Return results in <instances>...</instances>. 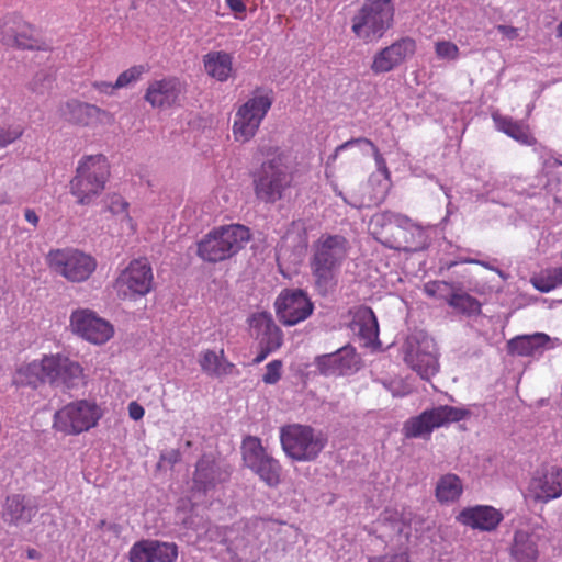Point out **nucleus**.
<instances>
[{"mask_svg":"<svg viewBox=\"0 0 562 562\" xmlns=\"http://www.w3.org/2000/svg\"><path fill=\"white\" fill-rule=\"evenodd\" d=\"M371 224L375 238L389 248L412 252L428 246L426 232L407 216L383 212L374 215Z\"/></svg>","mask_w":562,"mask_h":562,"instance_id":"nucleus-1","label":"nucleus"},{"mask_svg":"<svg viewBox=\"0 0 562 562\" xmlns=\"http://www.w3.org/2000/svg\"><path fill=\"white\" fill-rule=\"evenodd\" d=\"M350 244L341 235L323 234L312 246L310 267L319 292L326 293L346 260Z\"/></svg>","mask_w":562,"mask_h":562,"instance_id":"nucleus-2","label":"nucleus"},{"mask_svg":"<svg viewBox=\"0 0 562 562\" xmlns=\"http://www.w3.org/2000/svg\"><path fill=\"white\" fill-rule=\"evenodd\" d=\"M250 239L249 229L232 224L212 229L198 244V256L207 262H220L236 255Z\"/></svg>","mask_w":562,"mask_h":562,"instance_id":"nucleus-3","label":"nucleus"},{"mask_svg":"<svg viewBox=\"0 0 562 562\" xmlns=\"http://www.w3.org/2000/svg\"><path fill=\"white\" fill-rule=\"evenodd\" d=\"M392 0H367L351 19V31L364 43L378 42L392 27Z\"/></svg>","mask_w":562,"mask_h":562,"instance_id":"nucleus-4","label":"nucleus"},{"mask_svg":"<svg viewBox=\"0 0 562 562\" xmlns=\"http://www.w3.org/2000/svg\"><path fill=\"white\" fill-rule=\"evenodd\" d=\"M109 175V164L104 156L94 155L82 158L70 181V193L77 199V203L91 204L103 192Z\"/></svg>","mask_w":562,"mask_h":562,"instance_id":"nucleus-5","label":"nucleus"},{"mask_svg":"<svg viewBox=\"0 0 562 562\" xmlns=\"http://www.w3.org/2000/svg\"><path fill=\"white\" fill-rule=\"evenodd\" d=\"M293 182V176L281 157H276L262 164L254 180L257 199L265 203L274 204L286 198Z\"/></svg>","mask_w":562,"mask_h":562,"instance_id":"nucleus-6","label":"nucleus"},{"mask_svg":"<svg viewBox=\"0 0 562 562\" xmlns=\"http://www.w3.org/2000/svg\"><path fill=\"white\" fill-rule=\"evenodd\" d=\"M280 440L285 454L300 462L315 460L326 445V438L321 432L299 424L282 427Z\"/></svg>","mask_w":562,"mask_h":562,"instance_id":"nucleus-7","label":"nucleus"},{"mask_svg":"<svg viewBox=\"0 0 562 562\" xmlns=\"http://www.w3.org/2000/svg\"><path fill=\"white\" fill-rule=\"evenodd\" d=\"M49 268L70 282H83L97 268L95 259L78 249L50 250L47 255Z\"/></svg>","mask_w":562,"mask_h":562,"instance_id":"nucleus-8","label":"nucleus"},{"mask_svg":"<svg viewBox=\"0 0 562 562\" xmlns=\"http://www.w3.org/2000/svg\"><path fill=\"white\" fill-rule=\"evenodd\" d=\"M469 416L470 411L465 408L440 405L409 418L403 426V432L406 438H427L434 429L460 422Z\"/></svg>","mask_w":562,"mask_h":562,"instance_id":"nucleus-9","label":"nucleus"},{"mask_svg":"<svg viewBox=\"0 0 562 562\" xmlns=\"http://www.w3.org/2000/svg\"><path fill=\"white\" fill-rule=\"evenodd\" d=\"M153 269L145 258L132 260L114 282L116 294L122 300L134 301L153 290Z\"/></svg>","mask_w":562,"mask_h":562,"instance_id":"nucleus-10","label":"nucleus"},{"mask_svg":"<svg viewBox=\"0 0 562 562\" xmlns=\"http://www.w3.org/2000/svg\"><path fill=\"white\" fill-rule=\"evenodd\" d=\"M101 416L102 412L94 402L80 400L57 411L54 426L66 434H80L94 427Z\"/></svg>","mask_w":562,"mask_h":562,"instance_id":"nucleus-11","label":"nucleus"},{"mask_svg":"<svg viewBox=\"0 0 562 562\" xmlns=\"http://www.w3.org/2000/svg\"><path fill=\"white\" fill-rule=\"evenodd\" d=\"M243 460L259 479L270 487H276L281 481L282 468L277 459L267 452L257 437H247L241 446Z\"/></svg>","mask_w":562,"mask_h":562,"instance_id":"nucleus-12","label":"nucleus"},{"mask_svg":"<svg viewBox=\"0 0 562 562\" xmlns=\"http://www.w3.org/2000/svg\"><path fill=\"white\" fill-rule=\"evenodd\" d=\"M272 99L268 94L250 98L236 112L233 123L235 140L246 143L257 133L263 117L271 108Z\"/></svg>","mask_w":562,"mask_h":562,"instance_id":"nucleus-13","label":"nucleus"},{"mask_svg":"<svg viewBox=\"0 0 562 562\" xmlns=\"http://www.w3.org/2000/svg\"><path fill=\"white\" fill-rule=\"evenodd\" d=\"M405 362L424 380H430L439 371L438 352L432 338L411 337L404 349Z\"/></svg>","mask_w":562,"mask_h":562,"instance_id":"nucleus-14","label":"nucleus"},{"mask_svg":"<svg viewBox=\"0 0 562 562\" xmlns=\"http://www.w3.org/2000/svg\"><path fill=\"white\" fill-rule=\"evenodd\" d=\"M70 329L82 339L102 345L114 334L113 326L88 308H78L70 315Z\"/></svg>","mask_w":562,"mask_h":562,"instance_id":"nucleus-15","label":"nucleus"},{"mask_svg":"<svg viewBox=\"0 0 562 562\" xmlns=\"http://www.w3.org/2000/svg\"><path fill=\"white\" fill-rule=\"evenodd\" d=\"M229 477L231 470L227 464L212 454H203L195 464L192 490L209 495L215 492L220 485L226 483Z\"/></svg>","mask_w":562,"mask_h":562,"instance_id":"nucleus-16","label":"nucleus"},{"mask_svg":"<svg viewBox=\"0 0 562 562\" xmlns=\"http://www.w3.org/2000/svg\"><path fill=\"white\" fill-rule=\"evenodd\" d=\"M46 380L54 387L71 390L83 383L82 367L61 355L46 356Z\"/></svg>","mask_w":562,"mask_h":562,"instance_id":"nucleus-17","label":"nucleus"},{"mask_svg":"<svg viewBox=\"0 0 562 562\" xmlns=\"http://www.w3.org/2000/svg\"><path fill=\"white\" fill-rule=\"evenodd\" d=\"M313 308V303L302 290L283 291L276 301L277 314L280 321L288 326L306 319Z\"/></svg>","mask_w":562,"mask_h":562,"instance_id":"nucleus-18","label":"nucleus"},{"mask_svg":"<svg viewBox=\"0 0 562 562\" xmlns=\"http://www.w3.org/2000/svg\"><path fill=\"white\" fill-rule=\"evenodd\" d=\"M314 366L325 376L348 375L358 371L360 358L353 347L344 346L335 352L317 356Z\"/></svg>","mask_w":562,"mask_h":562,"instance_id":"nucleus-19","label":"nucleus"},{"mask_svg":"<svg viewBox=\"0 0 562 562\" xmlns=\"http://www.w3.org/2000/svg\"><path fill=\"white\" fill-rule=\"evenodd\" d=\"M415 52L416 42L408 36L402 37L373 56L371 70L376 75L389 72L411 58Z\"/></svg>","mask_w":562,"mask_h":562,"instance_id":"nucleus-20","label":"nucleus"},{"mask_svg":"<svg viewBox=\"0 0 562 562\" xmlns=\"http://www.w3.org/2000/svg\"><path fill=\"white\" fill-rule=\"evenodd\" d=\"M528 493L537 502L548 503L562 495V468L549 467L535 472Z\"/></svg>","mask_w":562,"mask_h":562,"instance_id":"nucleus-21","label":"nucleus"},{"mask_svg":"<svg viewBox=\"0 0 562 562\" xmlns=\"http://www.w3.org/2000/svg\"><path fill=\"white\" fill-rule=\"evenodd\" d=\"M0 41L5 45L23 49L37 47L34 30L16 15L0 19Z\"/></svg>","mask_w":562,"mask_h":562,"instance_id":"nucleus-22","label":"nucleus"},{"mask_svg":"<svg viewBox=\"0 0 562 562\" xmlns=\"http://www.w3.org/2000/svg\"><path fill=\"white\" fill-rule=\"evenodd\" d=\"M130 562H173L178 557V547L172 542L140 540L130 550Z\"/></svg>","mask_w":562,"mask_h":562,"instance_id":"nucleus-23","label":"nucleus"},{"mask_svg":"<svg viewBox=\"0 0 562 562\" xmlns=\"http://www.w3.org/2000/svg\"><path fill=\"white\" fill-rule=\"evenodd\" d=\"M61 115L75 124L90 125L94 121L113 123L114 116L97 105L80 102L78 100H69L60 106Z\"/></svg>","mask_w":562,"mask_h":562,"instance_id":"nucleus-24","label":"nucleus"},{"mask_svg":"<svg viewBox=\"0 0 562 562\" xmlns=\"http://www.w3.org/2000/svg\"><path fill=\"white\" fill-rule=\"evenodd\" d=\"M181 93V82L170 77L149 82L144 98L153 108H169L178 101Z\"/></svg>","mask_w":562,"mask_h":562,"instance_id":"nucleus-25","label":"nucleus"},{"mask_svg":"<svg viewBox=\"0 0 562 562\" xmlns=\"http://www.w3.org/2000/svg\"><path fill=\"white\" fill-rule=\"evenodd\" d=\"M503 519V515L492 506L477 505L463 508L457 520L464 526L484 531L494 530Z\"/></svg>","mask_w":562,"mask_h":562,"instance_id":"nucleus-26","label":"nucleus"},{"mask_svg":"<svg viewBox=\"0 0 562 562\" xmlns=\"http://www.w3.org/2000/svg\"><path fill=\"white\" fill-rule=\"evenodd\" d=\"M250 328L258 345L271 346L277 344V349L281 347L283 341L282 331L270 314L262 312L252 315Z\"/></svg>","mask_w":562,"mask_h":562,"instance_id":"nucleus-27","label":"nucleus"},{"mask_svg":"<svg viewBox=\"0 0 562 562\" xmlns=\"http://www.w3.org/2000/svg\"><path fill=\"white\" fill-rule=\"evenodd\" d=\"M37 513L36 505L21 495L9 496L3 509V518L7 522L21 526L29 524Z\"/></svg>","mask_w":562,"mask_h":562,"instance_id":"nucleus-28","label":"nucleus"},{"mask_svg":"<svg viewBox=\"0 0 562 562\" xmlns=\"http://www.w3.org/2000/svg\"><path fill=\"white\" fill-rule=\"evenodd\" d=\"M550 337L543 333L517 336L508 341V350L521 357L541 353L549 344Z\"/></svg>","mask_w":562,"mask_h":562,"instance_id":"nucleus-29","label":"nucleus"},{"mask_svg":"<svg viewBox=\"0 0 562 562\" xmlns=\"http://www.w3.org/2000/svg\"><path fill=\"white\" fill-rule=\"evenodd\" d=\"M351 330L358 334L367 342H372L378 338L379 325L373 311L367 306L358 307L350 324Z\"/></svg>","mask_w":562,"mask_h":562,"instance_id":"nucleus-30","label":"nucleus"},{"mask_svg":"<svg viewBox=\"0 0 562 562\" xmlns=\"http://www.w3.org/2000/svg\"><path fill=\"white\" fill-rule=\"evenodd\" d=\"M199 363L204 373L211 376L229 375L234 372V364L224 356V350L220 352L205 350L201 353Z\"/></svg>","mask_w":562,"mask_h":562,"instance_id":"nucleus-31","label":"nucleus"},{"mask_svg":"<svg viewBox=\"0 0 562 562\" xmlns=\"http://www.w3.org/2000/svg\"><path fill=\"white\" fill-rule=\"evenodd\" d=\"M46 356L40 361H33L31 363L21 366L13 378V382L16 385H29L37 387L38 385L46 383Z\"/></svg>","mask_w":562,"mask_h":562,"instance_id":"nucleus-32","label":"nucleus"},{"mask_svg":"<svg viewBox=\"0 0 562 562\" xmlns=\"http://www.w3.org/2000/svg\"><path fill=\"white\" fill-rule=\"evenodd\" d=\"M204 68L209 76L218 81H226L232 71V56L225 52H210L204 56Z\"/></svg>","mask_w":562,"mask_h":562,"instance_id":"nucleus-33","label":"nucleus"},{"mask_svg":"<svg viewBox=\"0 0 562 562\" xmlns=\"http://www.w3.org/2000/svg\"><path fill=\"white\" fill-rule=\"evenodd\" d=\"M512 555L517 562H536L538 548L533 537L524 530L516 531Z\"/></svg>","mask_w":562,"mask_h":562,"instance_id":"nucleus-34","label":"nucleus"},{"mask_svg":"<svg viewBox=\"0 0 562 562\" xmlns=\"http://www.w3.org/2000/svg\"><path fill=\"white\" fill-rule=\"evenodd\" d=\"M462 492V482L456 474H445L436 483L435 495L437 501L442 504L458 501Z\"/></svg>","mask_w":562,"mask_h":562,"instance_id":"nucleus-35","label":"nucleus"},{"mask_svg":"<svg viewBox=\"0 0 562 562\" xmlns=\"http://www.w3.org/2000/svg\"><path fill=\"white\" fill-rule=\"evenodd\" d=\"M355 147H359V149L362 154H366V148H370L373 153L378 169L381 170L386 176L389 175V170H387L385 160L379 153L378 147L370 139L364 138V137L353 138V139L347 140L344 144L339 145L335 149L334 154L328 157V164L330 161H335L342 151L352 149Z\"/></svg>","mask_w":562,"mask_h":562,"instance_id":"nucleus-36","label":"nucleus"},{"mask_svg":"<svg viewBox=\"0 0 562 562\" xmlns=\"http://www.w3.org/2000/svg\"><path fill=\"white\" fill-rule=\"evenodd\" d=\"M531 284L542 293H549L562 285V266L547 268L531 278Z\"/></svg>","mask_w":562,"mask_h":562,"instance_id":"nucleus-37","label":"nucleus"},{"mask_svg":"<svg viewBox=\"0 0 562 562\" xmlns=\"http://www.w3.org/2000/svg\"><path fill=\"white\" fill-rule=\"evenodd\" d=\"M498 130L507 134L509 137L519 142L522 145H531L535 143V138L529 133L527 126L514 122L508 117H494Z\"/></svg>","mask_w":562,"mask_h":562,"instance_id":"nucleus-38","label":"nucleus"},{"mask_svg":"<svg viewBox=\"0 0 562 562\" xmlns=\"http://www.w3.org/2000/svg\"><path fill=\"white\" fill-rule=\"evenodd\" d=\"M448 304L458 312L468 316L481 313V303L475 297L467 293L452 294L448 300Z\"/></svg>","mask_w":562,"mask_h":562,"instance_id":"nucleus-39","label":"nucleus"},{"mask_svg":"<svg viewBox=\"0 0 562 562\" xmlns=\"http://www.w3.org/2000/svg\"><path fill=\"white\" fill-rule=\"evenodd\" d=\"M145 71L146 68L143 65L133 66L126 69L119 75L116 81L113 83V88L122 89L127 87L128 85L137 81Z\"/></svg>","mask_w":562,"mask_h":562,"instance_id":"nucleus-40","label":"nucleus"},{"mask_svg":"<svg viewBox=\"0 0 562 562\" xmlns=\"http://www.w3.org/2000/svg\"><path fill=\"white\" fill-rule=\"evenodd\" d=\"M435 53L439 59L443 60H457L459 58V47L450 41H437Z\"/></svg>","mask_w":562,"mask_h":562,"instance_id":"nucleus-41","label":"nucleus"},{"mask_svg":"<svg viewBox=\"0 0 562 562\" xmlns=\"http://www.w3.org/2000/svg\"><path fill=\"white\" fill-rule=\"evenodd\" d=\"M31 85V89L38 93V94H44L47 90H49L52 88V85H53V77L49 72L47 71H40L37 72L32 82L30 83Z\"/></svg>","mask_w":562,"mask_h":562,"instance_id":"nucleus-42","label":"nucleus"},{"mask_svg":"<svg viewBox=\"0 0 562 562\" xmlns=\"http://www.w3.org/2000/svg\"><path fill=\"white\" fill-rule=\"evenodd\" d=\"M127 207H128V203L122 199L121 196L119 195H115L111 199V202H110V205H109V210L113 213V214H123L124 217L123 220L127 223V225L130 226V228L132 231H134V225H133V222H132V218L131 216L126 213L127 211Z\"/></svg>","mask_w":562,"mask_h":562,"instance_id":"nucleus-43","label":"nucleus"},{"mask_svg":"<svg viewBox=\"0 0 562 562\" xmlns=\"http://www.w3.org/2000/svg\"><path fill=\"white\" fill-rule=\"evenodd\" d=\"M22 134L23 130L20 126H0V149L19 139Z\"/></svg>","mask_w":562,"mask_h":562,"instance_id":"nucleus-44","label":"nucleus"},{"mask_svg":"<svg viewBox=\"0 0 562 562\" xmlns=\"http://www.w3.org/2000/svg\"><path fill=\"white\" fill-rule=\"evenodd\" d=\"M281 370H282V361L281 360H273V361L269 362L266 367V373L262 376V381L266 384L277 383L281 378Z\"/></svg>","mask_w":562,"mask_h":562,"instance_id":"nucleus-45","label":"nucleus"},{"mask_svg":"<svg viewBox=\"0 0 562 562\" xmlns=\"http://www.w3.org/2000/svg\"><path fill=\"white\" fill-rule=\"evenodd\" d=\"M380 520L382 522H390L392 525V528L396 532H402V521L400 519V515L396 510L386 509L381 514Z\"/></svg>","mask_w":562,"mask_h":562,"instance_id":"nucleus-46","label":"nucleus"},{"mask_svg":"<svg viewBox=\"0 0 562 562\" xmlns=\"http://www.w3.org/2000/svg\"><path fill=\"white\" fill-rule=\"evenodd\" d=\"M447 283L442 281H435L426 283L424 286L425 293L430 296L435 297L441 294V292L447 288Z\"/></svg>","mask_w":562,"mask_h":562,"instance_id":"nucleus-47","label":"nucleus"},{"mask_svg":"<svg viewBox=\"0 0 562 562\" xmlns=\"http://www.w3.org/2000/svg\"><path fill=\"white\" fill-rule=\"evenodd\" d=\"M369 562H409L406 553L373 558Z\"/></svg>","mask_w":562,"mask_h":562,"instance_id":"nucleus-48","label":"nucleus"},{"mask_svg":"<svg viewBox=\"0 0 562 562\" xmlns=\"http://www.w3.org/2000/svg\"><path fill=\"white\" fill-rule=\"evenodd\" d=\"M259 353L254 359V363L256 364L262 362L268 357L269 353L277 350V344H272L271 346L259 345Z\"/></svg>","mask_w":562,"mask_h":562,"instance_id":"nucleus-49","label":"nucleus"},{"mask_svg":"<svg viewBox=\"0 0 562 562\" xmlns=\"http://www.w3.org/2000/svg\"><path fill=\"white\" fill-rule=\"evenodd\" d=\"M144 408L136 402H131L128 405V415L134 420H139L144 416Z\"/></svg>","mask_w":562,"mask_h":562,"instance_id":"nucleus-50","label":"nucleus"},{"mask_svg":"<svg viewBox=\"0 0 562 562\" xmlns=\"http://www.w3.org/2000/svg\"><path fill=\"white\" fill-rule=\"evenodd\" d=\"M496 29H497L498 32L504 34L509 40H515V38L518 37V29H516L514 26H508V25L501 24V25H497Z\"/></svg>","mask_w":562,"mask_h":562,"instance_id":"nucleus-51","label":"nucleus"},{"mask_svg":"<svg viewBox=\"0 0 562 562\" xmlns=\"http://www.w3.org/2000/svg\"><path fill=\"white\" fill-rule=\"evenodd\" d=\"M226 4L236 13H243L246 11V5L243 0H226Z\"/></svg>","mask_w":562,"mask_h":562,"instance_id":"nucleus-52","label":"nucleus"},{"mask_svg":"<svg viewBox=\"0 0 562 562\" xmlns=\"http://www.w3.org/2000/svg\"><path fill=\"white\" fill-rule=\"evenodd\" d=\"M93 87L100 91V92H103V93H108L110 94L111 93V90H113V83L111 82H106V81H95L93 83Z\"/></svg>","mask_w":562,"mask_h":562,"instance_id":"nucleus-53","label":"nucleus"},{"mask_svg":"<svg viewBox=\"0 0 562 562\" xmlns=\"http://www.w3.org/2000/svg\"><path fill=\"white\" fill-rule=\"evenodd\" d=\"M24 217H25V220H26L29 223H31L34 227H36V226H37L40 218H38V216H37V214L35 213V211H34V210H32V209H26V210L24 211Z\"/></svg>","mask_w":562,"mask_h":562,"instance_id":"nucleus-54","label":"nucleus"},{"mask_svg":"<svg viewBox=\"0 0 562 562\" xmlns=\"http://www.w3.org/2000/svg\"><path fill=\"white\" fill-rule=\"evenodd\" d=\"M178 456H179V453L177 451H171L170 452L169 461L170 462H176L178 460Z\"/></svg>","mask_w":562,"mask_h":562,"instance_id":"nucleus-55","label":"nucleus"},{"mask_svg":"<svg viewBox=\"0 0 562 562\" xmlns=\"http://www.w3.org/2000/svg\"><path fill=\"white\" fill-rule=\"evenodd\" d=\"M37 555H38V553H37V551H36V550H34V549H32V550H29V551H27V557H29L30 559H35V558H37Z\"/></svg>","mask_w":562,"mask_h":562,"instance_id":"nucleus-56","label":"nucleus"},{"mask_svg":"<svg viewBox=\"0 0 562 562\" xmlns=\"http://www.w3.org/2000/svg\"><path fill=\"white\" fill-rule=\"evenodd\" d=\"M338 195H340L344 201L352 206H359L357 203H353V202H349L344 195H342V192L341 191H337Z\"/></svg>","mask_w":562,"mask_h":562,"instance_id":"nucleus-57","label":"nucleus"},{"mask_svg":"<svg viewBox=\"0 0 562 562\" xmlns=\"http://www.w3.org/2000/svg\"><path fill=\"white\" fill-rule=\"evenodd\" d=\"M558 36L562 37V23L558 25Z\"/></svg>","mask_w":562,"mask_h":562,"instance_id":"nucleus-58","label":"nucleus"},{"mask_svg":"<svg viewBox=\"0 0 562 562\" xmlns=\"http://www.w3.org/2000/svg\"><path fill=\"white\" fill-rule=\"evenodd\" d=\"M255 527H262L263 526V522L261 520H256L254 522Z\"/></svg>","mask_w":562,"mask_h":562,"instance_id":"nucleus-59","label":"nucleus"}]
</instances>
